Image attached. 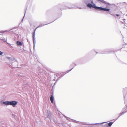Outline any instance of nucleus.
<instances>
[{"label": "nucleus", "instance_id": "473e14b6", "mask_svg": "<svg viewBox=\"0 0 127 127\" xmlns=\"http://www.w3.org/2000/svg\"><path fill=\"white\" fill-rule=\"evenodd\" d=\"M53 80L55 81V79H54V80Z\"/></svg>", "mask_w": 127, "mask_h": 127}, {"label": "nucleus", "instance_id": "5701e85b", "mask_svg": "<svg viewBox=\"0 0 127 127\" xmlns=\"http://www.w3.org/2000/svg\"><path fill=\"white\" fill-rule=\"evenodd\" d=\"M109 14L110 15H112V16H115V15L114 14H111V13H109Z\"/></svg>", "mask_w": 127, "mask_h": 127}, {"label": "nucleus", "instance_id": "0eeeda50", "mask_svg": "<svg viewBox=\"0 0 127 127\" xmlns=\"http://www.w3.org/2000/svg\"><path fill=\"white\" fill-rule=\"evenodd\" d=\"M113 51L111 50H106L102 52L101 53H101L102 54H108L112 53Z\"/></svg>", "mask_w": 127, "mask_h": 127}, {"label": "nucleus", "instance_id": "1a4fd4ad", "mask_svg": "<svg viewBox=\"0 0 127 127\" xmlns=\"http://www.w3.org/2000/svg\"><path fill=\"white\" fill-rule=\"evenodd\" d=\"M11 101H5L3 102V104L6 105H11Z\"/></svg>", "mask_w": 127, "mask_h": 127}, {"label": "nucleus", "instance_id": "9b49d317", "mask_svg": "<svg viewBox=\"0 0 127 127\" xmlns=\"http://www.w3.org/2000/svg\"><path fill=\"white\" fill-rule=\"evenodd\" d=\"M113 122H110L107 123L108 125L107 127H110L112 125V124L113 123Z\"/></svg>", "mask_w": 127, "mask_h": 127}, {"label": "nucleus", "instance_id": "ddd939ff", "mask_svg": "<svg viewBox=\"0 0 127 127\" xmlns=\"http://www.w3.org/2000/svg\"><path fill=\"white\" fill-rule=\"evenodd\" d=\"M16 44L18 46H21L22 44L21 42L20 41H17L16 42Z\"/></svg>", "mask_w": 127, "mask_h": 127}, {"label": "nucleus", "instance_id": "393cba45", "mask_svg": "<svg viewBox=\"0 0 127 127\" xmlns=\"http://www.w3.org/2000/svg\"><path fill=\"white\" fill-rule=\"evenodd\" d=\"M116 16H117V17H119V16H120V15L119 14H116Z\"/></svg>", "mask_w": 127, "mask_h": 127}, {"label": "nucleus", "instance_id": "cd10ccee", "mask_svg": "<svg viewBox=\"0 0 127 127\" xmlns=\"http://www.w3.org/2000/svg\"><path fill=\"white\" fill-rule=\"evenodd\" d=\"M120 116H119L118 117V118L115 120V121L116 120H117L118 119L119 117H120Z\"/></svg>", "mask_w": 127, "mask_h": 127}, {"label": "nucleus", "instance_id": "dca6fc26", "mask_svg": "<svg viewBox=\"0 0 127 127\" xmlns=\"http://www.w3.org/2000/svg\"><path fill=\"white\" fill-rule=\"evenodd\" d=\"M9 31L8 30H5L4 31H0V33H4L5 32H8Z\"/></svg>", "mask_w": 127, "mask_h": 127}, {"label": "nucleus", "instance_id": "4be33fe9", "mask_svg": "<svg viewBox=\"0 0 127 127\" xmlns=\"http://www.w3.org/2000/svg\"><path fill=\"white\" fill-rule=\"evenodd\" d=\"M3 54V52L0 51V56L1 55Z\"/></svg>", "mask_w": 127, "mask_h": 127}, {"label": "nucleus", "instance_id": "7c9ffc66", "mask_svg": "<svg viewBox=\"0 0 127 127\" xmlns=\"http://www.w3.org/2000/svg\"><path fill=\"white\" fill-rule=\"evenodd\" d=\"M12 116H14V114H12Z\"/></svg>", "mask_w": 127, "mask_h": 127}, {"label": "nucleus", "instance_id": "6e6552de", "mask_svg": "<svg viewBox=\"0 0 127 127\" xmlns=\"http://www.w3.org/2000/svg\"><path fill=\"white\" fill-rule=\"evenodd\" d=\"M35 33H32V37L33 38V48L34 49L35 46Z\"/></svg>", "mask_w": 127, "mask_h": 127}, {"label": "nucleus", "instance_id": "f03ea898", "mask_svg": "<svg viewBox=\"0 0 127 127\" xmlns=\"http://www.w3.org/2000/svg\"><path fill=\"white\" fill-rule=\"evenodd\" d=\"M58 7L60 8L61 10L77 8H76V6L75 4H72L69 2H63V3L58 5Z\"/></svg>", "mask_w": 127, "mask_h": 127}, {"label": "nucleus", "instance_id": "2f4dec72", "mask_svg": "<svg viewBox=\"0 0 127 127\" xmlns=\"http://www.w3.org/2000/svg\"><path fill=\"white\" fill-rule=\"evenodd\" d=\"M80 8V9H81V8Z\"/></svg>", "mask_w": 127, "mask_h": 127}, {"label": "nucleus", "instance_id": "6ab92c4d", "mask_svg": "<svg viewBox=\"0 0 127 127\" xmlns=\"http://www.w3.org/2000/svg\"><path fill=\"white\" fill-rule=\"evenodd\" d=\"M38 28H37V27L36 28L35 30H34L33 31V33H35V31H36V29Z\"/></svg>", "mask_w": 127, "mask_h": 127}, {"label": "nucleus", "instance_id": "2eb2a0df", "mask_svg": "<svg viewBox=\"0 0 127 127\" xmlns=\"http://www.w3.org/2000/svg\"><path fill=\"white\" fill-rule=\"evenodd\" d=\"M127 112V110L125 112H124L123 111L121 113H120L119 114V116H121L122 115L124 114L126 112Z\"/></svg>", "mask_w": 127, "mask_h": 127}, {"label": "nucleus", "instance_id": "72a5a7b5", "mask_svg": "<svg viewBox=\"0 0 127 127\" xmlns=\"http://www.w3.org/2000/svg\"><path fill=\"white\" fill-rule=\"evenodd\" d=\"M97 53H98L97 52H96Z\"/></svg>", "mask_w": 127, "mask_h": 127}, {"label": "nucleus", "instance_id": "c85d7f7f", "mask_svg": "<svg viewBox=\"0 0 127 127\" xmlns=\"http://www.w3.org/2000/svg\"><path fill=\"white\" fill-rule=\"evenodd\" d=\"M57 81H56V82L55 83H54V85H55V84L56 83H57Z\"/></svg>", "mask_w": 127, "mask_h": 127}, {"label": "nucleus", "instance_id": "20e7f679", "mask_svg": "<svg viewBox=\"0 0 127 127\" xmlns=\"http://www.w3.org/2000/svg\"><path fill=\"white\" fill-rule=\"evenodd\" d=\"M106 122H102L100 123H95V124H90L88 123H87L86 122H82V124L83 125H95L97 124H103L104 123H106Z\"/></svg>", "mask_w": 127, "mask_h": 127}, {"label": "nucleus", "instance_id": "412c9836", "mask_svg": "<svg viewBox=\"0 0 127 127\" xmlns=\"http://www.w3.org/2000/svg\"><path fill=\"white\" fill-rule=\"evenodd\" d=\"M66 72V73L64 74L63 75V76H60V77H59V78H62L63 76H64L66 73V72Z\"/></svg>", "mask_w": 127, "mask_h": 127}, {"label": "nucleus", "instance_id": "7ed1b4c3", "mask_svg": "<svg viewBox=\"0 0 127 127\" xmlns=\"http://www.w3.org/2000/svg\"><path fill=\"white\" fill-rule=\"evenodd\" d=\"M123 94L124 102L126 101L125 100L127 99V87L124 88L123 90Z\"/></svg>", "mask_w": 127, "mask_h": 127}, {"label": "nucleus", "instance_id": "f257e3e1", "mask_svg": "<svg viewBox=\"0 0 127 127\" xmlns=\"http://www.w3.org/2000/svg\"><path fill=\"white\" fill-rule=\"evenodd\" d=\"M85 3L86 4L87 6L89 8H93L95 9L100 10L101 11H104L106 12H109L110 9L106 8H104L102 7H98L94 4L93 0H83Z\"/></svg>", "mask_w": 127, "mask_h": 127}, {"label": "nucleus", "instance_id": "bb28decb", "mask_svg": "<svg viewBox=\"0 0 127 127\" xmlns=\"http://www.w3.org/2000/svg\"><path fill=\"white\" fill-rule=\"evenodd\" d=\"M23 74H20V75L19 76H23Z\"/></svg>", "mask_w": 127, "mask_h": 127}, {"label": "nucleus", "instance_id": "4468645a", "mask_svg": "<svg viewBox=\"0 0 127 127\" xmlns=\"http://www.w3.org/2000/svg\"><path fill=\"white\" fill-rule=\"evenodd\" d=\"M124 103H125V104L126 105H125V106H126V107H124L122 109V110L123 111H124V110H126V108H127V104L126 103V101H125L124 102Z\"/></svg>", "mask_w": 127, "mask_h": 127}, {"label": "nucleus", "instance_id": "c756f323", "mask_svg": "<svg viewBox=\"0 0 127 127\" xmlns=\"http://www.w3.org/2000/svg\"><path fill=\"white\" fill-rule=\"evenodd\" d=\"M60 79V78H59H59H58V79H57V81H58V80H59Z\"/></svg>", "mask_w": 127, "mask_h": 127}, {"label": "nucleus", "instance_id": "39448f33", "mask_svg": "<svg viewBox=\"0 0 127 127\" xmlns=\"http://www.w3.org/2000/svg\"><path fill=\"white\" fill-rule=\"evenodd\" d=\"M76 66V63H72L70 65V67H72V68L71 69L67 71H66V73H68L71 71Z\"/></svg>", "mask_w": 127, "mask_h": 127}, {"label": "nucleus", "instance_id": "9d476101", "mask_svg": "<svg viewBox=\"0 0 127 127\" xmlns=\"http://www.w3.org/2000/svg\"><path fill=\"white\" fill-rule=\"evenodd\" d=\"M54 100V96L53 95L51 94L50 98V100L52 103H53V100Z\"/></svg>", "mask_w": 127, "mask_h": 127}, {"label": "nucleus", "instance_id": "f3484780", "mask_svg": "<svg viewBox=\"0 0 127 127\" xmlns=\"http://www.w3.org/2000/svg\"><path fill=\"white\" fill-rule=\"evenodd\" d=\"M6 58L7 59H8V60H9L10 61H11L12 60L11 59V58L10 57H6Z\"/></svg>", "mask_w": 127, "mask_h": 127}, {"label": "nucleus", "instance_id": "f8f14e48", "mask_svg": "<svg viewBox=\"0 0 127 127\" xmlns=\"http://www.w3.org/2000/svg\"><path fill=\"white\" fill-rule=\"evenodd\" d=\"M50 23H48V24H41L38 27H37V28H39V27H41L45 25H47V24H49Z\"/></svg>", "mask_w": 127, "mask_h": 127}, {"label": "nucleus", "instance_id": "a211bd4d", "mask_svg": "<svg viewBox=\"0 0 127 127\" xmlns=\"http://www.w3.org/2000/svg\"><path fill=\"white\" fill-rule=\"evenodd\" d=\"M2 39L4 42H6L7 41V39H6L4 38H2Z\"/></svg>", "mask_w": 127, "mask_h": 127}, {"label": "nucleus", "instance_id": "b1692460", "mask_svg": "<svg viewBox=\"0 0 127 127\" xmlns=\"http://www.w3.org/2000/svg\"><path fill=\"white\" fill-rule=\"evenodd\" d=\"M25 13H25V14H24V17H23V19H22V21H21V22H22V21H23V18H24V16H25Z\"/></svg>", "mask_w": 127, "mask_h": 127}, {"label": "nucleus", "instance_id": "a878e982", "mask_svg": "<svg viewBox=\"0 0 127 127\" xmlns=\"http://www.w3.org/2000/svg\"><path fill=\"white\" fill-rule=\"evenodd\" d=\"M47 118H50L49 115H48L47 117H46Z\"/></svg>", "mask_w": 127, "mask_h": 127}, {"label": "nucleus", "instance_id": "423d86ee", "mask_svg": "<svg viewBox=\"0 0 127 127\" xmlns=\"http://www.w3.org/2000/svg\"><path fill=\"white\" fill-rule=\"evenodd\" d=\"M11 103L10 105L14 107H15L17 105L18 102L15 101H11Z\"/></svg>", "mask_w": 127, "mask_h": 127}, {"label": "nucleus", "instance_id": "aec40b11", "mask_svg": "<svg viewBox=\"0 0 127 127\" xmlns=\"http://www.w3.org/2000/svg\"><path fill=\"white\" fill-rule=\"evenodd\" d=\"M73 120V122H74L75 123H78V121H77L76 120Z\"/></svg>", "mask_w": 127, "mask_h": 127}]
</instances>
